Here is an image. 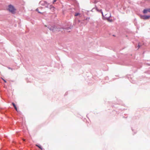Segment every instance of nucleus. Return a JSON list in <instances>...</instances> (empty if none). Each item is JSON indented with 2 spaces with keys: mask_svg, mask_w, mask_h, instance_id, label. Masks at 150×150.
Segmentation results:
<instances>
[{
  "mask_svg": "<svg viewBox=\"0 0 150 150\" xmlns=\"http://www.w3.org/2000/svg\"><path fill=\"white\" fill-rule=\"evenodd\" d=\"M80 15V14L79 13H76V14L75 15V16H77Z\"/></svg>",
  "mask_w": 150,
  "mask_h": 150,
  "instance_id": "obj_7",
  "label": "nucleus"
},
{
  "mask_svg": "<svg viewBox=\"0 0 150 150\" xmlns=\"http://www.w3.org/2000/svg\"><path fill=\"white\" fill-rule=\"evenodd\" d=\"M95 3H97V2L95 1Z\"/></svg>",
  "mask_w": 150,
  "mask_h": 150,
  "instance_id": "obj_16",
  "label": "nucleus"
},
{
  "mask_svg": "<svg viewBox=\"0 0 150 150\" xmlns=\"http://www.w3.org/2000/svg\"><path fill=\"white\" fill-rule=\"evenodd\" d=\"M108 21L110 22H111L112 21V20L110 19L109 18L108 19Z\"/></svg>",
  "mask_w": 150,
  "mask_h": 150,
  "instance_id": "obj_10",
  "label": "nucleus"
},
{
  "mask_svg": "<svg viewBox=\"0 0 150 150\" xmlns=\"http://www.w3.org/2000/svg\"><path fill=\"white\" fill-rule=\"evenodd\" d=\"M14 108H15V109L18 112V110H17L16 107H14Z\"/></svg>",
  "mask_w": 150,
  "mask_h": 150,
  "instance_id": "obj_12",
  "label": "nucleus"
},
{
  "mask_svg": "<svg viewBox=\"0 0 150 150\" xmlns=\"http://www.w3.org/2000/svg\"><path fill=\"white\" fill-rule=\"evenodd\" d=\"M138 46H139V45H138Z\"/></svg>",
  "mask_w": 150,
  "mask_h": 150,
  "instance_id": "obj_17",
  "label": "nucleus"
},
{
  "mask_svg": "<svg viewBox=\"0 0 150 150\" xmlns=\"http://www.w3.org/2000/svg\"><path fill=\"white\" fill-rule=\"evenodd\" d=\"M148 12H150V8H148L144 9L143 12V13L145 14L147 13Z\"/></svg>",
  "mask_w": 150,
  "mask_h": 150,
  "instance_id": "obj_4",
  "label": "nucleus"
},
{
  "mask_svg": "<svg viewBox=\"0 0 150 150\" xmlns=\"http://www.w3.org/2000/svg\"><path fill=\"white\" fill-rule=\"evenodd\" d=\"M23 140L24 141H25V139H23Z\"/></svg>",
  "mask_w": 150,
  "mask_h": 150,
  "instance_id": "obj_14",
  "label": "nucleus"
},
{
  "mask_svg": "<svg viewBox=\"0 0 150 150\" xmlns=\"http://www.w3.org/2000/svg\"><path fill=\"white\" fill-rule=\"evenodd\" d=\"M2 79H3V80L5 82V83H6V81L4 79H3L2 78Z\"/></svg>",
  "mask_w": 150,
  "mask_h": 150,
  "instance_id": "obj_13",
  "label": "nucleus"
},
{
  "mask_svg": "<svg viewBox=\"0 0 150 150\" xmlns=\"http://www.w3.org/2000/svg\"><path fill=\"white\" fill-rule=\"evenodd\" d=\"M40 3H41V4L42 5L46 7H48L49 4L46 1L43 2H42H42H40Z\"/></svg>",
  "mask_w": 150,
  "mask_h": 150,
  "instance_id": "obj_2",
  "label": "nucleus"
},
{
  "mask_svg": "<svg viewBox=\"0 0 150 150\" xmlns=\"http://www.w3.org/2000/svg\"><path fill=\"white\" fill-rule=\"evenodd\" d=\"M141 18L142 19H149L150 18L149 16H141Z\"/></svg>",
  "mask_w": 150,
  "mask_h": 150,
  "instance_id": "obj_3",
  "label": "nucleus"
},
{
  "mask_svg": "<svg viewBox=\"0 0 150 150\" xmlns=\"http://www.w3.org/2000/svg\"><path fill=\"white\" fill-rule=\"evenodd\" d=\"M12 104L13 105V106H14V108L16 107L15 104L14 103H12Z\"/></svg>",
  "mask_w": 150,
  "mask_h": 150,
  "instance_id": "obj_8",
  "label": "nucleus"
},
{
  "mask_svg": "<svg viewBox=\"0 0 150 150\" xmlns=\"http://www.w3.org/2000/svg\"><path fill=\"white\" fill-rule=\"evenodd\" d=\"M8 10L11 13L14 14L16 13V9L13 5L10 4L8 6Z\"/></svg>",
  "mask_w": 150,
  "mask_h": 150,
  "instance_id": "obj_1",
  "label": "nucleus"
},
{
  "mask_svg": "<svg viewBox=\"0 0 150 150\" xmlns=\"http://www.w3.org/2000/svg\"><path fill=\"white\" fill-rule=\"evenodd\" d=\"M36 146H37V147H38L39 148H40L41 149V150L42 149V147L40 146H39V145H38L37 144H36Z\"/></svg>",
  "mask_w": 150,
  "mask_h": 150,
  "instance_id": "obj_5",
  "label": "nucleus"
},
{
  "mask_svg": "<svg viewBox=\"0 0 150 150\" xmlns=\"http://www.w3.org/2000/svg\"><path fill=\"white\" fill-rule=\"evenodd\" d=\"M88 19H89V18H86V20L88 19Z\"/></svg>",
  "mask_w": 150,
  "mask_h": 150,
  "instance_id": "obj_15",
  "label": "nucleus"
},
{
  "mask_svg": "<svg viewBox=\"0 0 150 150\" xmlns=\"http://www.w3.org/2000/svg\"><path fill=\"white\" fill-rule=\"evenodd\" d=\"M57 0H54L53 2V4H54V2L56 1Z\"/></svg>",
  "mask_w": 150,
  "mask_h": 150,
  "instance_id": "obj_11",
  "label": "nucleus"
},
{
  "mask_svg": "<svg viewBox=\"0 0 150 150\" xmlns=\"http://www.w3.org/2000/svg\"><path fill=\"white\" fill-rule=\"evenodd\" d=\"M49 29L50 30H52V31L54 30V28L53 27H51L50 28H49Z\"/></svg>",
  "mask_w": 150,
  "mask_h": 150,
  "instance_id": "obj_6",
  "label": "nucleus"
},
{
  "mask_svg": "<svg viewBox=\"0 0 150 150\" xmlns=\"http://www.w3.org/2000/svg\"><path fill=\"white\" fill-rule=\"evenodd\" d=\"M37 11L39 13H41L39 11V8H37L36 9Z\"/></svg>",
  "mask_w": 150,
  "mask_h": 150,
  "instance_id": "obj_9",
  "label": "nucleus"
}]
</instances>
